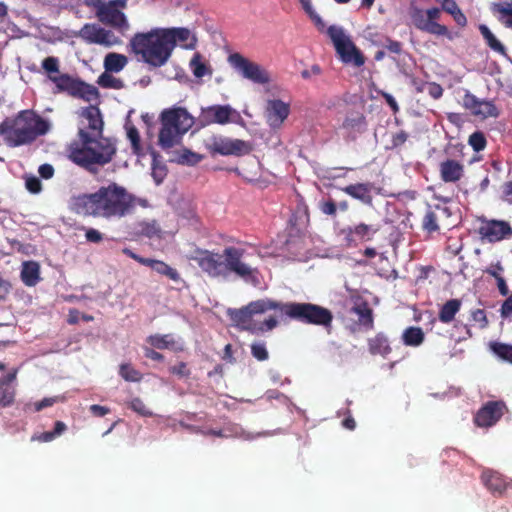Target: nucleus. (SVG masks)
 <instances>
[{
    "instance_id": "obj_3",
    "label": "nucleus",
    "mask_w": 512,
    "mask_h": 512,
    "mask_svg": "<svg viewBox=\"0 0 512 512\" xmlns=\"http://www.w3.org/2000/svg\"><path fill=\"white\" fill-rule=\"evenodd\" d=\"M82 116L88 121L87 128L90 131L79 129V142L70 145L69 158L75 164L93 171V165L104 166L112 161L116 147L109 139H97L103 131V120L97 106L83 109Z\"/></svg>"
},
{
    "instance_id": "obj_12",
    "label": "nucleus",
    "mask_w": 512,
    "mask_h": 512,
    "mask_svg": "<svg viewBox=\"0 0 512 512\" xmlns=\"http://www.w3.org/2000/svg\"><path fill=\"white\" fill-rule=\"evenodd\" d=\"M229 63L242 73L246 79L258 84H267L270 82L269 73L259 64L245 58L240 53H233L228 57Z\"/></svg>"
},
{
    "instance_id": "obj_14",
    "label": "nucleus",
    "mask_w": 512,
    "mask_h": 512,
    "mask_svg": "<svg viewBox=\"0 0 512 512\" xmlns=\"http://www.w3.org/2000/svg\"><path fill=\"white\" fill-rule=\"evenodd\" d=\"M507 411L508 408L504 401H488L475 414L474 424L481 428L492 427Z\"/></svg>"
},
{
    "instance_id": "obj_22",
    "label": "nucleus",
    "mask_w": 512,
    "mask_h": 512,
    "mask_svg": "<svg viewBox=\"0 0 512 512\" xmlns=\"http://www.w3.org/2000/svg\"><path fill=\"white\" fill-rule=\"evenodd\" d=\"M290 113L289 104L279 99L267 102V122L272 128H279Z\"/></svg>"
},
{
    "instance_id": "obj_32",
    "label": "nucleus",
    "mask_w": 512,
    "mask_h": 512,
    "mask_svg": "<svg viewBox=\"0 0 512 512\" xmlns=\"http://www.w3.org/2000/svg\"><path fill=\"white\" fill-rule=\"evenodd\" d=\"M190 69L196 78H202L205 75H212L213 70L204 60L200 53H195L189 63Z\"/></svg>"
},
{
    "instance_id": "obj_43",
    "label": "nucleus",
    "mask_w": 512,
    "mask_h": 512,
    "mask_svg": "<svg viewBox=\"0 0 512 512\" xmlns=\"http://www.w3.org/2000/svg\"><path fill=\"white\" fill-rule=\"evenodd\" d=\"M427 91L433 99H439L443 95V88L435 82L422 83L421 87H417V92Z\"/></svg>"
},
{
    "instance_id": "obj_26",
    "label": "nucleus",
    "mask_w": 512,
    "mask_h": 512,
    "mask_svg": "<svg viewBox=\"0 0 512 512\" xmlns=\"http://www.w3.org/2000/svg\"><path fill=\"white\" fill-rule=\"evenodd\" d=\"M143 262L144 266L150 267L156 273L165 276L174 282L181 281V276L177 269L171 267L166 262L152 258H147V260Z\"/></svg>"
},
{
    "instance_id": "obj_30",
    "label": "nucleus",
    "mask_w": 512,
    "mask_h": 512,
    "mask_svg": "<svg viewBox=\"0 0 512 512\" xmlns=\"http://www.w3.org/2000/svg\"><path fill=\"white\" fill-rule=\"evenodd\" d=\"M369 352L372 355L387 356L392 349L389 345L388 338L383 333L376 334L373 338L368 339Z\"/></svg>"
},
{
    "instance_id": "obj_21",
    "label": "nucleus",
    "mask_w": 512,
    "mask_h": 512,
    "mask_svg": "<svg viewBox=\"0 0 512 512\" xmlns=\"http://www.w3.org/2000/svg\"><path fill=\"white\" fill-rule=\"evenodd\" d=\"M479 233L489 242H498L512 236V227L504 220H489L480 227Z\"/></svg>"
},
{
    "instance_id": "obj_29",
    "label": "nucleus",
    "mask_w": 512,
    "mask_h": 512,
    "mask_svg": "<svg viewBox=\"0 0 512 512\" xmlns=\"http://www.w3.org/2000/svg\"><path fill=\"white\" fill-rule=\"evenodd\" d=\"M462 302L460 299H450L446 301L440 308L438 319L445 324L451 323L456 314L460 311Z\"/></svg>"
},
{
    "instance_id": "obj_10",
    "label": "nucleus",
    "mask_w": 512,
    "mask_h": 512,
    "mask_svg": "<svg viewBox=\"0 0 512 512\" xmlns=\"http://www.w3.org/2000/svg\"><path fill=\"white\" fill-rule=\"evenodd\" d=\"M326 33L331 39L337 54L344 63H353L357 67L364 65V56L351 41L349 36L345 34L342 27L331 25L326 29Z\"/></svg>"
},
{
    "instance_id": "obj_50",
    "label": "nucleus",
    "mask_w": 512,
    "mask_h": 512,
    "mask_svg": "<svg viewBox=\"0 0 512 512\" xmlns=\"http://www.w3.org/2000/svg\"><path fill=\"white\" fill-rule=\"evenodd\" d=\"M471 318L474 322L479 324L481 329H484L488 326L489 322L486 316V312L483 309H475L471 311Z\"/></svg>"
},
{
    "instance_id": "obj_18",
    "label": "nucleus",
    "mask_w": 512,
    "mask_h": 512,
    "mask_svg": "<svg viewBox=\"0 0 512 512\" xmlns=\"http://www.w3.org/2000/svg\"><path fill=\"white\" fill-rule=\"evenodd\" d=\"M234 109L229 105H212L201 109L199 122L202 126L224 125L230 122Z\"/></svg>"
},
{
    "instance_id": "obj_56",
    "label": "nucleus",
    "mask_w": 512,
    "mask_h": 512,
    "mask_svg": "<svg viewBox=\"0 0 512 512\" xmlns=\"http://www.w3.org/2000/svg\"><path fill=\"white\" fill-rule=\"evenodd\" d=\"M170 372L179 377H188L190 375V371L185 362H180L178 365L172 366Z\"/></svg>"
},
{
    "instance_id": "obj_39",
    "label": "nucleus",
    "mask_w": 512,
    "mask_h": 512,
    "mask_svg": "<svg viewBox=\"0 0 512 512\" xmlns=\"http://www.w3.org/2000/svg\"><path fill=\"white\" fill-rule=\"evenodd\" d=\"M494 11L499 13V20L508 28L512 29V2L496 4Z\"/></svg>"
},
{
    "instance_id": "obj_11",
    "label": "nucleus",
    "mask_w": 512,
    "mask_h": 512,
    "mask_svg": "<svg viewBox=\"0 0 512 512\" xmlns=\"http://www.w3.org/2000/svg\"><path fill=\"white\" fill-rule=\"evenodd\" d=\"M408 14L413 25L418 30L437 36H446L448 34V28L436 22L441 14L439 8L433 7L425 11L411 3Z\"/></svg>"
},
{
    "instance_id": "obj_20",
    "label": "nucleus",
    "mask_w": 512,
    "mask_h": 512,
    "mask_svg": "<svg viewBox=\"0 0 512 512\" xmlns=\"http://www.w3.org/2000/svg\"><path fill=\"white\" fill-rule=\"evenodd\" d=\"M162 31L172 53L178 43L184 49H194L196 46L197 39L188 28H162Z\"/></svg>"
},
{
    "instance_id": "obj_59",
    "label": "nucleus",
    "mask_w": 512,
    "mask_h": 512,
    "mask_svg": "<svg viewBox=\"0 0 512 512\" xmlns=\"http://www.w3.org/2000/svg\"><path fill=\"white\" fill-rule=\"evenodd\" d=\"M259 326L263 327V329L259 330V332L271 331L278 326V320L276 317L270 316L269 318L265 319L262 323H259Z\"/></svg>"
},
{
    "instance_id": "obj_16",
    "label": "nucleus",
    "mask_w": 512,
    "mask_h": 512,
    "mask_svg": "<svg viewBox=\"0 0 512 512\" xmlns=\"http://www.w3.org/2000/svg\"><path fill=\"white\" fill-rule=\"evenodd\" d=\"M462 105L473 116L481 119L497 118L499 116V110L492 101L480 100L469 91L465 92Z\"/></svg>"
},
{
    "instance_id": "obj_45",
    "label": "nucleus",
    "mask_w": 512,
    "mask_h": 512,
    "mask_svg": "<svg viewBox=\"0 0 512 512\" xmlns=\"http://www.w3.org/2000/svg\"><path fill=\"white\" fill-rule=\"evenodd\" d=\"M202 156L188 149H183L179 155L178 162L181 164L196 165L202 160Z\"/></svg>"
},
{
    "instance_id": "obj_36",
    "label": "nucleus",
    "mask_w": 512,
    "mask_h": 512,
    "mask_svg": "<svg viewBox=\"0 0 512 512\" xmlns=\"http://www.w3.org/2000/svg\"><path fill=\"white\" fill-rule=\"evenodd\" d=\"M479 31L484 38L486 44L495 52L504 53L505 47L504 45L496 38V36L491 32V30L484 24L479 26Z\"/></svg>"
},
{
    "instance_id": "obj_27",
    "label": "nucleus",
    "mask_w": 512,
    "mask_h": 512,
    "mask_svg": "<svg viewBox=\"0 0 512 512\" xmlns=\"http://www.w3.org/2000/svg\"><path fill=\"white\" fill-rule=\"evenodd\" d=\"M20 277L22 282L28 287L38 284L41 280L39 263L36 261L23 262Z\"/></svg>"
},
{
    "instance_id": "obj_15",
    "label": "nucleus",
    "mask_w": 512,
    "mask_h": 512,
    "mask_svg": "<svg viewBox=\"0 0 512 512\" xmlns=\"http://www.w3.org/2000/svg\"><path fill=\"white\" fill-rule=\"evenodd\" d=\"M79 36L90 44H99L112 47L120 43V39L110 30H106L97 24H85L79 31Z\"/></svg>"
},
{
    "instance_id": "obj_35",
    "label": "nucleus",
    "mask_w": 512,
    "mask_h": 512,
    "mask_svg": "<svg viewBox=\"0 0 512 512\" xmlns=\"http://www.w3.org/2000/svg\"><path fill=\"white\" fill-rule=\"evenodd\" d=\"M127 138L131 143L132 152L140 157L144 156V149L141 145V138L138 129L134 125H126Z\"/></svg>"
},
{
    "instance_id": "obj_51",
    "label": "nucleus",
    "mask_w": 512,
    "mask_h": 512,
    "mask_svg": "<svg viewBox=\"0 0 512 512\" xmlns=\"http://www.w3.org/2000/svg\"><path fill=\"white\" fill-rule=\"evenodd\" d=\"M25 186L26 189L33 194L39 193L42 189V183L40 179L35 176L26 178Z\"/></svg>"
},
{
    "instance_id": "obj_28",
    "label": "nucleus",
    "mask_w": 512,
    "mask_h": 512,
    "mask_svg": "<svg viewBox=\"0 0 512 512\" xmlns=\"http://www.w3.org/2000/svg\"><path fill=\"white\" fill-rule=\"evenodd\" d=\"M352 313L358 316V323L368 330L374 327L373 310L366 301L355 304L352 309Z\"/></svg>"
},
{
    "instance_id": "obj_46",
    "label": "nucleus",
    "mask_w": 512,
    "mask_h": 512,
    "mask_svg": "<svg viewBox=\"0 0 512 512\" xmlns=\"http://www.w3.org/2000/svg\"><path fill=\"white\" fill-rule=\"evenodd\" d=\"M14 390L10 386L0 384V406L7 407L14 401Z\"/></svg>"
},
{
    "instance_id": "obj_24",
    "label": "nucleus",
    "mask_w": 512,
    "mask_h": 512,
    "mask_svg": "<svg viewBox=\"0 0 512 512\" xmlns=\"http://www.w3.org/2000/svg\"><path fill=\"white\" fill-rule=\"evenodd\" d=\"M439 172L442 181L445 183H456L464 176V165L455 160L447 159L439 165Z\"/></svg>"
},
{
    "instance_id": "obj_55",
    "label": "nucleus",
    "mask_w": 512,
    "mask_h": 512,
    "mask_svg": "<svg viewBox=\"0 0 512 512\" xmlns=\"http://www.w3.org/2000/svg\"><path fill=\"white\" fill-rule=\"evenodd\" d=\"M85 238L90 243H100L103 240V235L97 229L88 228L85 232Z\"/></svg>"
},
{
    "instance_id": "obj_62",
    "label": "nucleus",
    "mask_w": 512,
    "mask_h": 512,
    "mask_svg": "<svg viewBox=\"0 0 512 512\" xmlns=\"http://www.w3.org/2000/svg\"><path fill=\"white\" fill-rule=\"evenodd\" d=\"M438 3L441 4L442 9L449 13L450 15L459 8L457 3L454 0H436Z\"/></svg>"
},
{
    "instance_id": "obj_17",
    "label": "nucleus",
    "mask_w": 512,
    "mask_h": 512,
    "mask_svg": "<svg viewBox=\"0 0 512 512\" xmlns=\"http://www.w3.org/2000/svg\"><path fill=\"white\" fill-rule=\"evenodd\" d=\"M380 231L378 224H366L360 222L354 226H348L342 229V234L346 243L356 245L358 242H366L373 239L374 235Z\"/></svg>"
},
{
    "instance_id": "obj_48",
    "label": "nucleus",
    "mask_w": 512,
    "mask_h": 512,
    "mask_svg": "<svg viewBox=\"0 0 512 512\" xmlns=\"http://www.w3.org/2000/svg\"><path fill=\"white\" fill-rule=\"evenodd\" d=\"M319 209L323 214L327 216L336 217L337 215V204L331 198L320 201Z\"/></svg>"
},
{
    "instance_id": "obj_57",
    "label": "nucleus",
    "mask_w": 512,
    "mask_h": 512,
    "mask_svg": "<svg viewBox=\"0 0 512 512\" xmlns=\"http://www.w3.org/2000/svg\"><path fill=\"white\" fill-rule=\"evenodd\" d=\"M60 399L61 398L58 397V396L44 398L41 401L35 403V410L36 411H41L42 409H44L46 407H50V406L54 405Z\"/></svg>"
},
{
    "instance_id": "obj_60",
    "label": "nucleus",
    "mask_w": 512,
    "mask_h": 512,
    "mask_svg": "<svg viewBox=\"0 0 512 512\" xmlns=\"http://www.w3.org/2000/svg\"><path fill=\"white\" fill-rule=\"evenodd\" d=\"M11 290V283L0 276V303L4 301Z\"/></svg>"
},
{
    "instance_id": "obj_44",
    "label": "nucleus",
    "mask_w": 512,
    "mask_h": 512,
    "mask_svg": "<svg viewBox=\"0 0 512 512\" xmlns=\"http://www.w3.org/2000/svg\"><path fill=\"white\" fill-rule=\"evenodd\" d=\"M129 408L143 417H151L153 413L146 407L145 403L139 397L133 398L129 404Z\"/></svg>"
},
{
    "instance_id": "obj_2",
    "label": "nucleus",
    "mask_w": 512,
    "mask_h": 512,
    "mask_svg": "<svg viewBox=\"0 0 512 512\" xmlns=\"http://www.w3.org/2000/svg\"><path fill=\"white\" fill-rule=\"evenodd\" d=\"M137 204L145 205L127 189L115 182L101 186L93 193L74 195L70 199V209L85 217L121 219L131 215Z\"/></svg>"
},
{
    "instance_id": "obj_63",
    "label": "nucleus",
    "mask_w": 512,
    "mask_h": 512,
    "mask_svg": "<svg viewBox=\"0 0 512 512\" xmlns=\"http://www.w3.org/2000/svg\"><path fill=\"white\" fill-rule=\"evenodd\" d=\"M90 412L96 417H103L110 412V409L105 406L93 404L90 406Z\"/></svg>"
},
{
    "instance_id": "obj_53",
    "label": "nucleus",
    "mask_w": 512,
    "mask_h": 512,
    "mask_svg": "<svg viewBox=\"0 0 512 512\" xmlns=\"http://www.w3.org/2000/svg\"><path fill=\"white\" fill-rule=\"evenodd\" d=\"M503 272H504V267L500 261L490 264V266L484 270V273L492 276L494 279L502 276Z\"/></svg>"
},
{
    "instance_id": "obj_33",
    "label": "nucleus",
    "mask_w": 512,
    "mask_h": 512,
    "mask_svg": "<svg viewBox=\"0 0 512 512\" xmlns=\"http://www.w3.org/2000/svg\"><path fill=\"white\" fill-rule=\"evenodd\" d=\"M402 339L407 346H419L424 341V333L420 327H408L402 335Z\"/></svg>"
},
{
    "instance_id": "obj_38",
    "label": "nucleus",
    "mask_w": 512,
    "mask_h": 512,
    "mask_svg": "<svg viewBox=\"0 0 512 512\" xmlns=\"http://www.w3.org/2000/svg\"><path fill=\"white\" fill-rule=\"evenodd\" d=\"M67 429L66 424L62 421H56L53 431H46L38 436H33L32 440L40 442H50L60 436Z\"/></svg>"
},
{
    "instance_id": "obj_41",
    "label": "nucleus",
    "mask_w": 512,
    "mask_h": 512,
    "mask_svg": "<svg viewBox=\"0 0 512 512\" xmlns=\"http://www.w3.org/2000/svg\"><path fill=\"white\" fill-rule=\"evenodd\" d=\"M437 221H438V218H437L436 213L433 210L428 209L422 219L423 230L427 231L428 233H433V232L438 231L439 225H438Z\"/></svg>"
},
{
    "instance_id": "obj_9",
    "label": "nucleus",
    "mask_w": 512,
    "mask_h": 512,
    "mask_svg": "<svg viewBox=\"0 0 512 512\" xmlns=\"http://www.w3.org/2000/svg\"><path fill=\"white\" fill-rule=\"evenodd\" d=\"M128 0H85V4L95 9L100 22L121 32L129 29L126 15L120 10L127 7Z\"/></svg>"
},
{
    "instance_id": "obj_5",
    "label": "nucleus",
    "mask_w": 512,
    "mask_h": 512,
    "mask_svg": "<svg viewBox=\"0 0 512 512\" xmlns=\"http://www.w3.org/2000/svg\"><path fill=\"white\" fill-rule=\"evenodd\" d=\"M50 129L49 122L32 110H22L0 123V135L9 147L32 144Z\"/></svg>"
},
{
    "instance_id": "obj_49",
    "label": "nucleus",
    "mask_w": 512,
    "mask_h": 512,
    "mask_svg": "<svg viewBox=\"0 0 512 512\" xmlns=\"http://www.w3.org/2000/svg\"><path fill=\"white\" fill-rule=\"evenodd\" d=\"M167 337V335L160 334L150 335L147 338V342L157 349H166L170 344V342L167 340Z\"/></svg>"
},
{
    "instance_id": "obj_61",
    "label": "nucleus",
    "mask_w": 512,
    "mask_h": 512,
    "mask_svg": "<svg viewBox=\"0 0 512 512\" xmlns=\"http://www.w3.org/2000/svg\"><path fill=\"white\" fill-rule=\"evenodd\" d=\"M38 172L43 179H50L54 175V168L51 164L45 163L39 166Z\"/></svg>"
},
{
    "instance_id": "obj_25",
    "label": "nucleus",
    "mask_w": 512,
    "mask_h": 512,
    "mask_svg": "<svg viewBox=\"0 0 512 512\" xmlns=\"http://www.w3.org/2000/svg\"><path fill=\"white\" fill-rule=\"evenodd\" d=\"M372 189L373 184L370 182L350 184L341 188L345 194L368 206L373 204Z\"/></svg>"
},
{
    "instance_id": "obj_64",
    "label": "nucleus",
    "mask_w": 512,
    "mask_h": 512,
    "mask_svg": "<svg viewBox=\"0 0 512 512\" xmlns=\"http://www.w3.org/2000/svg\"><path fill=\"white\" fill-rule=\"evenodd\" d=\"M308 16L310 17V19L313 21V23L320 32L325 31L326 25L322 18L315 12V10H313L312 13H309Z\"/></svg>"
},
{
    "instance_id": "obj_58",
    "label": "nucleus",
    "mask_w": 512,
    "mask_h": 512,
    "mask_svg": "<svg viewBox=\"0 0 512 512\" xmlns=\"http://www.w3.org/2000/svg\"><path fill=\"white\" fill-rule=\"evenodd\" d=\"M408 139V134L401 130L397 133H395L393 136H392V140H391V143H392V147L396 148V147H399L401 145H403Z\"/></svg>"
},
{
    "instance_id": "obj_1",
    "label": "nucleus",
    "mask_w": 512,
    "mask_h": 512,
    "mask_svg": "<svg viewBox=\"0 0 512 512\" xmlns=\"http://www.w3.org/2000/svg\"><path fill=\"white\" fill-rule=\"evenodd\" d=\"M269 310L279 313L282 320H294L307 325L331 327L333 313L326 307L310 302H281L263 298L248 303L240 309H230L228 315L235 326L251 333H258L263 327L253 319L255 314Z\"/></svg>"
},
{
    "instance_id": "obj_52",
    "label": "nucleus",
    "mask_w": 512,
    "mask_h": 512,
    "mask_svg": "<svg viewBox=\"0 0 512 512\" xmlns=\"http://www.w3.org/2000/svg\"><path fill=\"white\" fill-rule=\"evenodd\" d=\"M506 297L500 308V315L504 319L512 316V293Z\"/></svg>"
},
{
    "instance_id": "obj_7",
    "label": "nucleus",
    "mask_w": 512,
    "mask_h": 512,
    "mask_svg": "<svg viewBox=\"0 0 512 512\" xmlns=\"http://www.w3.org/2000/svg\"><path fill=\"white\" fill-rule=\"evenodd\" d=\"M158 145L162 150H169L181 144L183 136L194 125V118L185 108L172 107L164 109L160 116Z\"/></svg>"
},
{
    "instance_id": "obj_54",
    "label": "nucleus",
    "mask_w": 512,
    "mask_h": 512,
    "mask_svg": "<svg viewBox=\"0 0 512 512\" xmlns=\"http://www.w3.org/2000/svg\"><path fill=\"white\" fill-rule=\"evenodd\" d=\"M385 48L393 54H401L403 50V45L401 42L397 40H393L389 37L386 38Z\"/></svg>"
},
{
    "instance_id": "obj_40",
    "label": "nucleus",
    "mask_w": 512,
    "mask_h": 512,
    "mask_svg": "<svg viewBox=\"0 0 512 512\" xmlns=\"http://www.w3.org/2000/svg\"><path fill=\"white\" fill-rule=\"evenodd\" d=\"M98 84L103 88H111V89H122L124 88V82L109 74L108 72H104L99 76Z\"/></svg>"
},
{
    "instance_id": "obj_19",
    "label": "nucleus",
    "mask_w": 512,
    "mask_h": 512,
    "mask_svg": "<svg viewBox=\"0 0 512 512\" xmlns=\"http://www.w3.org/2000/svg\"><path fill=\"white\" fill-rule=\"evenodd\" d=\"M480 479L495 497H502L509 489H512V480L508 481L501 473L492 469H484Z\"/></svg>"
},
{
    "instance_id": "obj_6",
    "label": "nucleus",
    "mask_w": 512,
    "mask_h": 512,
    "mask_svg": "<svg viewBox=\"0 0 512 512\" xmlns=\"http://www.w3.org/2000/svg\"><path fill=\"white\" fill-rule=\"evenodd\" d=\"M129 47L138 61L151 68L164 66L172 56L162 28H155L146 33H136L130 39Z\"/></svg>"
},
{
    "instance_id": "obj_31",
    "label": "nucleus",
    "mask_w": 512,
    "mask_h": 512,
    "mask_svg": "<svg viewBox=\"0 0 512 512\" xmlns=\"http://www.w3.org/2000/svg\"><path fill=\"white\" fill-rule=\"evenodd\" d=\"M128 63V58L119 53H108L104 58V68L106 72L118 73L124 69Z\"/></svg>"
},
{
    "instance_id": "obj_37",
    "label": "nucleus",
    "mask_w": 512,
    "mask_h": 512,
    "mask_svg": "<svg viewBox=\"0 0 512 512\" xmlns=\"http://www.w3.org/2000/svg\"><path fill=\"white\" fill-rule=\"evenodd\" d=\"M119 375L127 382H140L142 373L129 363H123L119 367Z\"/></svg>"
},
{
    "instance_id": "obj_23",
    "label": "nucleus",
    "mask_w": 512,
    "mask_h": 512,
    "mask_svg": "<svg viewBox=\"0 0 512 512\" xmlns=\"http://www.w3.org/2000/svg\"><path fill=\"white\" fill-rule=\"evenodd\" d=\"M341 128L346 132L348 139L355 140L359 134L366 131V118L362 113L352 112L345 117Z\"/></svg>"
},
{
    "instance_id": "obj_4",
    "label": "nucleus",
    "mask_w": 512,
    "mask_h": 512,
    "mask_svg": "<svg viewBox=\"0 0 512 512\" xmlns=\"http://www.w3.org/2000/svg\"><path fill=\"white\" fill-rule=\"evenodd\" d=\"M243 255V249L230 246L226 247L222 254L197 249L191 259L197 263L203 272L212 278L227 277L229 273H234L248 281L255 278L257 269L244 263L242 261Z\"/></svg>"
},
{
    "instance_id": "obj_34",
    "label": "nucleus",
    "mask_w": 512,
    "mask_h": 512,
    "mask_svg": "<svg viewBox=\"0 0 512 512\" xmlns=\"http://www.w3.org/2000/svg\"><path fill=\"white\" fill-rule=\"evenodd\" d=\"M489 349L499 359L512 364V344L492 341L489 343Z\"/></svg>"
},
{
    "instance_id": "obj_13",
    "label": "nucleus",
    "mask_w": 512,
    "mask_h": 512,
    "mask_svg": "<svg viewBox=\"0 0 512 512\" xmlns=\"http://www.w3.org/2000/svg\"><path fill=\"white\" fill-rule=\"evenodd\" d=\"M206 148L210 154L220 155H244L249 153L250 146L240 139H229L223 136H212L206 142Z\"/></svg>"
},
{
    "instance_id": "obj_42",
    "label": "nucleus",
    "mask_w": 512,
    "mask_h": 512,
    "mask_svg": "<svg viewBox=\"0 0 512 512\" xmlns=\"http://www.w3.org/2000/svg\"><path fill=\"white\" fill-rule=\"evenodd\" d=\"M468 143L474 151L480 152L485 149L487 141L482 132L476 131L469 136Z\"/></svg>"
},
{
    "instance_id": "obj_8",
    "label": "nucleus",
    "mask_w": 512,
    "mask_h": 512,
    "mask_svg": "<svg viewBox=\"0 0 512 512\" xmlns=\"http://www.w3.org/2000/svg\"><path fill=\"white\" fill-rule=\"evenodd\" d=\"M42 68L48 73V78L52 81L57 92H66L72 97L80 98L86 102L98 100V89L80 79L73 78L69 74L53 75L59 73V60L56 57L49 56L42 61Z\"/></svg>"
},
{
    "instance_id": "obj_47",
    "label": "nucleus",
    "mask_w": 512,
    "mask_h": 512,
    "mask_svg": "<svg viewBox=\"0 0 512 512\" xmlns=\"http://www.w3.org/2000/svg\"><path fill=\"white\" fill-rule=\"evenodd\" d=\"M251 354L258 361H266L269 358L268 351L264 343H253L251 345Z\"/></svg>"
}]
</instances>
